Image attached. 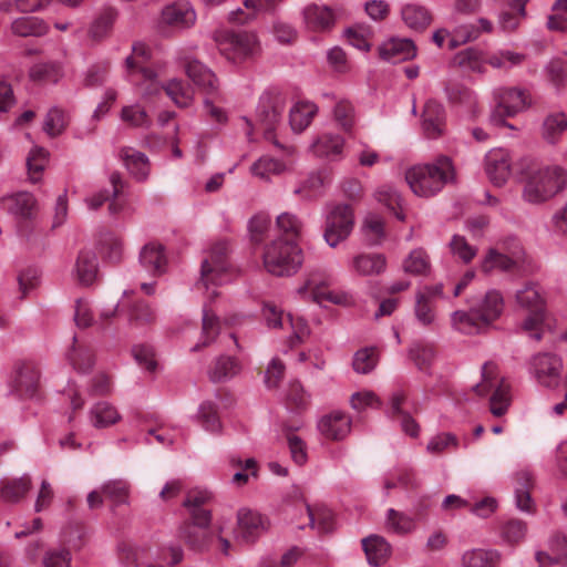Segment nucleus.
<instances>
[{
	"mask_svg": "<svg viewBox=\"0 0 567 567\" xmlns=\"http://www.w3.org/2000/svg\"><path fill=\"white\" fill-rule=\"evenodd\" d=\"M288 169V164L281 159L261 156L250 167V173L262 181H270L272 176L280 175Z\"/></svg>",
	"mask_w": 567,
	"mask_h": 567,
	"instance_id": "3c124183",
	"label": "nucleus"
},
{
	"mask_svg": "<svg viewBox=\"0 0 567 567\" xmlns=\"http://www.w3.org/2000/svg\"><path fill=\"white\" fill-rule=\"evenodd\" d=\"M186 74L207 95L218 94V80L216 75L198 61H190L186 65Z\"/></svg>",
	"mask_w": 567,
	"mask_h": 567,
	"instance_id": "bb28decb",
	"label": "nucleus"
},
{
	"mask_svg": "<svg viewBox=\"0 0 567 567\" xmlns=\"http://www.w3.org/2000/svg\"><path fill=\"white\" fill-rule=\"evenodd\" d=\"M517 305L522 308L530 311H545L544 299L540 290L536 284L528 282L518 289L515 295Z\"/></svg>",
	"mask_w": 567,
	"mask_h": 567,
	"instance_id": "09e8293b",
	"label": "nucleus"
},
{
	"mask_svg": "<svg viewBox=\"0 0 567 567\" xmlns=\"http://www.w3.org/2000/svg\"><path fill=\"white\" fill-rule=\"evenodd\" d=\"M422 130L426 137L435 140L445 132L446 111L442 103L430 99L426 101L422 111Z\"/></svg>",
	"mask_w": 567,
	"mask_h": 567,
	"instance_id": "f3484780",
	"label": "nucleus"
},
{
	"mask_svg": "<svg viewBox=\"0 0 567 567\" xmlns=\"http://www.w3.org/2000/svg\"><path fill=\"white\" fill-rule=\"evenodd\" d=\"M362 547L369 565L374 567L384 565L391 555V545L379 535H370L363 538Z\"/></svg>",
	"mask_w": 567,
	"mask_h": 567,
	"instance_id": "c756f323",
	"label": "nucleus"
},
{
	"mask_svg": "<svg viewBox=\"0 0 567 567\" xmlns=\"http://www.w3.org/2000/svg\"><path fill=\"white\" fill-rule=\"evenodd\" d=\"M162 22L173 29L185 30L195 25L197 13L187 0H177L162 10Z\"/></svg>",
	"mask_w": 567,
	"mask_h": 567,
	"instance_id": "4468645a",
	"label": "nucleus"
},
{
	"mask_svg": "<svg viewBox=\"0 0 567 567\" xmlns=\"http://www.w3.org/2000/svg\"><path fill=\"white\" fill-rule=\"evenodd\" d=\"M454 178L455 169L447 156H440L432 163L414 165L405 172L408 185L421 198L436 196Z\"/></svg>",
	"mask_w": 567,
	"mask_h": 567,
	"instance_id": "f257e3e1",
	"label": "nucleus"
},
{
	"mask_svg": "<svg viewBox=\"0 0 567 567\" xmlns=\"http://www.w3.org/2000/svg\"><path fill=\"white\" fill-rule=\"evenodd\" d=\"M140 262L150 274L156 276L166 271L167 258L159 244H146L140 252Z\"/></svg>",
	"mask_w": 567,
	"mask_h": 567,
	"instance_id": "cd10ccee",
	"label": "nucleus"
},
{
	"mask_svg": "<svg viewBox=\"0 0 567 567\" xmlns=\"http://www.w3.org/2000/svg\"><path fill=\"white\" fill-rule=\"evenodd\" d=\"M488 327L499 318L504 310V299L498 290H488L474 306Z\"/></svg>",
	"mask_w": 567,
	"mask_h": 567,
	"instance_id": "f704fd0d",
	"label": "nucleus"
},
{
	"mask_svg": "<svg viewBox=\"0 0 567 567\" xmlns=\"http://www.w3.org/2000/svg\"><path fill=\"white\" fill-rule=\"evenodd\" d=\"M210 498L212 494L208 491L195 489L186 495L183 506L187 509L192 519H199L202 523H212L210 511L203 507Z\"/></svg>",
	"mask_w": 567,
	"mask_h": 567,
	"instance_id": "473e14b6",
	"label": "nucleus"
},
{
	"mask_svg": "<svg viewBox=\"0 0 567 567\" xmlns=\"http://www.w3.org/2000/svg\"><path fill=\"white\" fill-rule=\"evenodd\" d=\"M302 14L309 30L327 31L344 14V10L342 8L333 9L328 6L310 4L305 8Z\"/></svg>",
	"mask_w": 567,
	"mask_h": 567,
	"instance_id": "dca6fc26",
	"label": "nucleus"
},
{
	"mask_svg": "<svg viewBox=\"0 0 567 567\" xmlns=\"http://www.w3.org/2000/svg\"><path fill=\"white\" fill-rule=\"evenodd\" d=\"M194 420L212 434H218L221 431V421L218 413V404L212 400L203 401L197 410Z\"/></svg>",
	"mask_w": 567,
	"mask_h": 567,
	"instance_id": "ea45409f",
	"label": "nucleus"
},
{
	"mask_svg": "<svg viewBox=\"0 0 567 567\" xmlns=\"http://www.w3.org/2000/svg\"><path fill=\"white\" fill-rule=\"evenodd\" d=\"M121 420L117 409L107 401L96 402L89 412V421L95 429H105Z\"/></svg>",
	"mask_w": 567,
	"mask_h": 567,
	"instance_id": "58836bf2",
	"label": "nucleus"
},
{
	"mask_svg": "<svg viewBox=\"0 0 567 567\" xmlns=\"http://www.w3.org/2000/svg\"><path fill=\"white\" fill-rule=\"evenodd\" d=\"M431 259L423 248H415L402 261V269L412 276H427L431 272Z\"/></svg>",
	"mask_w": 567,
	"mask_h": 567,
	"instance_id": "a18cd8bd",
	"label": "nucleus"
},
{
	"mask_svg": "<svg viewBox=\"0 0 567 567\" xmlns=\"http://www.w3.org/2000/svg\"><path fill=\"white\" fill-rule=\"evenodd\" d=\"M374 198L392 212L399 220L405 219V215L402 213V198L394 187L380 186L374 193Z\"/></svg>",
	"mask_w": 567,
	"mask_h": 567,
	"instance_id": "bf43d9fd",
	"label": "nucleus"
},
{
	"mask_svg": "<svg viewBox=\"0 0 567 567\" xmlns=\"http://www.w3.org/2000/svg\"><path fill=\"white\" fill-rule=\"evenodd\" d=\"M494 372L495 365L493 363H484L482 367L483 381L482 383L476 384L475 391L478 395H485L487 392L492 391L489 400L491 412L495 416H502L506 413L509 406V385L505 380H496L494 378Z\"/></svg>",
	"mask_w": 567,
	"mask_h": 567,
	"instance_id": "6e6552de",
	"label": "nucleus"
},
{
	"mask_svg": "<svg viewBox=\"0 0 567 567\" xmlns=\"http://www.w3.org/2000/svg\"><path fill=\"white\" fill-rule=\"evenodd\" d=\"M284 400L287 409L299 412L309 406L310 394L303 389L299 381L295 380L289 382L284 394Z\"/></svg>",
	"mask_w": 567,
	"mask_h": 567,
	"instance_id": "4d7b16f0",
	"label": "nucleus"
},
{
	"mask_svg": "<svg viewBox=\"0 0 567 567\" xmlns=\"http://www.w3.org/2000/svg\"><path fill=\"white\" fill-rule=\"evenodd\" d=\"M66 359L79 373H86L94 364L92 349L85 344L78 343L74 338L71 349L66 352Z\"/></svg>",
	"mask_w": 567,
	"mask_h": 567,
	"instance_id": "de8ad7c7",
	"label": "nucleus"
},
{
	"mask_svg": "<svg viewBox=\"0 0 567 567\" xmlns=\"http://www.w3.org/2000/svg\"><path fill=\"white\" fill-rule=\"evenodd\" d=\"M240 371L239 362L229 355H220L209 369V378L213 382L227 381Z\"/></svg>",
	"mask_w": 567,
	"mask_h": 567,
	"instance_id": "864d4df0",
	"label": "nucleus"
},
{
	"mask_svg": "<svg viewBox=\"0 0 567 567\" xmlns=\"http://www.w3.org/2000/svg\"><path fill=\"white\" fill-rule=\"evenodd\" d=\"M485 172L495 186H503L512 174V156L506 148H493L485 155Z\"/></svg>",
	"mask_w": 567,
	"mask_h": 567,
	"instance_id": "ddd939ff",
	"label": "nucleus"
},
{
	"mask_svg": "<svg viewBox=\"0 0 567 567\" xmlns=\"http://www.w3.org/2000/svg\"><path fill=\"white\" fill-rule=\"evenodd\" d=\"M525 1L523 0H511L508 9L504 10L499 14V25L505 31L515 30L520 21L526 17Z\"/></svg>",
	"mask_w": 567,
	"mask_h": 567,
	"instance_id": "052dcab7",
	"label": "nucleus"
},
{
	"mask_svg": "<svg viewBox=\"0 0 567 567\" xmlns=\"http://www.w3.org/2000/svg\"><path fill=\"white\" fill-rule=\"evenodd\" d=\"M0 207L18 220H29L37 214V199L31 193L19 192L3 196Z\"/></svg>",
	"mask_w": 567,
	"mask_h": 567,
	"instance_id": "6ab92c4d",
	"label": "nucleus"
},
{
	"mask_svg": "<svg viewBox=\"0 0 567 567\" xmlns=\"http://www.w3.org/2000/svg\"><path fill=\"white\" fill-rule=\"evenodd\" d=\"M267 528V519L258 512L241 508L237 514L235 537L241 543H254Z\"/></svg>",
	"mask_w": 567,
	"mask_h": 567,
	"instance_id": "f8f14e48",
	"label": "nucleus"
},
{
	"mask_svg": "<svg viewBox=\"0 0 567 567\" xmlns=\"http://www.w3.org/2000/svg\"><path fill=\"white\" fill-rule=\"evenodd\" d=\"M567 186V171L556 164H532L525 172L522 197L529 204H543Z\"/></svg>",
	"mask_w": 567,
	"mask_h": 567,
	"instance_id": "f03ea898",
	"label": "nucleus"
},
{
	"mask_svg": "<svg viewBox=\"0 0 567 567\" xmlns=\"http://www.w3.org/2000/svg\"><path fill=\"white\" fill-rule=\"evenodd\" d=\"M353 227V208L348 204L333 205L326 215L323 238L331 248H336L350 236Z\"/></svg>",
	"mask_w": 567,
	"mask_h": 567,
	"instance_id": "0eeeda50",
	"label": "nucleus"
},
{
	"mask_svg": "<svg viewBox=\"0 0 567 567\" xmlns=\"http://www.w3.org/2000/svg\"><path fill=\"white\" fill-rule=\"evenodd\" d=\"M120 157L128 173L136 181L144 182L147 179L151 165L148 157L144 153L133 147H123L120 152Z\"/></svg>",
	"mask_w": 567,
	"mask_h": 567,
	"instance_id": "393cba45",
	"label": "nucleus"
},
{
	"mask_svg": "<svg viewBox=\"0 0 567 567\" xmlns=\"http://www.w3.org/2000/svg\"><path fill=\"white\" fill-rule=\"evenodd\" d=\"M210 523H202L199 519H185L177 530L178 538L194 550H204L208 547L212 536Z\"/></svg>",
	"mask_w": 567,
	"mask_h": 567,
	"instance_id": "2eb2a0df",
	"label": "nucleus"
},
{
	"mask_svg": "<svg viewBox=\"0 0 567 567\" xmlns=\"http://www.w3.org/2000/svg\"><path fill=\"white\" fill-rule=\"evenodd\" d=\"M453 63L464 73L483 74L486 70V53L477 47H470L457 52Z\"/></svg>",
	"mask_w": 567,
	"mask_h": 567,
	"instance_id": "a878e982",
	"label": "nucleus"
},
{
	"mask_svg": "<svg viewBox=\"0 0 567 567\" xmlns=\"http://www.w3.org/2000/svg\"><path fill=\"white\" fill-rule=\"evenodd\" d=\"M381 59L391 63L411 60L416 55V48L412 40L392 38L379 48Z\"/></svg>",
	"mask_w": 567,
	"mask_h": 567,
	"instance_id": "4be33fe9",
	"label": "nucleus"
},
{
	"mask_svg": "<svg viewBox=\"0 0 567 567\" xmlns=\"http://www.w3.org/2000/svg\"><path fill=\"white\" fill-rule=\"evenodd\" d=\"M326 178L322 173H310L299 186L293 189V194L305 199H312L323 194Z\"/></svg>",
	"mask_w": 567,
	"mask_h": 567,
	"instance_id": "13d9d810",
	"label": "nucleus"
},
{
	"mask_svg": "<svg viewBox=\"0 0 567 567\" xmlns=\"http://www.w3.org/2000/svg\"><path fill=\"white\" fill-rule=\"evenodd\" d=\"M352 420L341 411H332L318 422L319 432L329 440L341 441L351 432Z\"/></svg>",
	"mask_w": 567,
	"mask_h": 567,
	"instance_id": "412c9836",
	"label": "nucleus"
},
{
	"mask_svg": "<svg viewBox=\"0 0 567 567\" xmlns=\"http://www.w3.org/2000/svg\"><path fill=\"white\" fill-rule=\"evenodd\" d=\"M71 278L82 287L92 286L99 277V261L93 251L81 250L71 269Z\"/></svg>",
	"mask_w": 567,
	"mask_h": 567,
	"instance_id": "aec40b11",
	"label": "nucleus"
},
{
	"mask_svg": "<svg viewBox=\"0 0 567 567\" xmlns=\"http://www.w3.org/2000/svg\"><path fill=\"white\" fill-rule=\"evenodd\" d=\"M450 104L464 109L467 113H477L478 101L476 93L462 84H452L444 87Z\"/></svg>",
	"mask_w": 567,
	"mask_h": 567,
	"instance_id": "2f4dec72",
	"label": "nucleus"
},
{
	"mask_svg": "<svg viewBox=\"0 0 567 567\" xmlns=\"http://www.w3.org/2000/svg\"><path fill=\"white\" fill-rule=\"evenodd\" d=\"M364 240L369 245H379L384 237V221L381 216L370 213L368 214L361 227Z\"/></svg>",
	"mask_w": 567,
	"mask_h": 567,
	"instance_id": "e2e57ef3",
	"label": "nucleus"
},
{
	"mask_svg": "<svg viewBox=\"0 0 567 567\" xmlns=\"http://www.w3.org/2000/svg\"><path fill=\"white\" fill-rule=\"evenodd\" d=\"M550 554L537 551L536 560L539 567H547L554 563L567 565V537L560 533L553 534L548 539Z\"/></svg>",
	"mask_w": 567,
	"mask_h": 567,
	"instance_id": "7c9ffc66",
	"label": "nucleus"
},
{
	"mask_svg": "<svg viewBox=\"0 0 567 567\" xmlns=\"http://www.w3.org/2000/svg\"><path fill=\"white\" fill-rule=\"evenodd\" d=\"M265 269L276 277L296 275L303 264V251L295 239L277 237L264 248Z\"/></svg>",
	"mask_w": 567,
	"mask_h": 567,
	"instance_id": "7ed1b4c3",
	"label": "nucleus"
},
{
	"mask_svg": "<svg viewBox=\"0 0 567 567\" xmlns=\"http://www.w3.org/2000/svg\"><path fill=\"white\" fill-rule=\"evenodd\" d=\"M220 53L237 63L254 53L257 41L252 33L220 30L215 33Z\"/></svg>",
	"mask_w": 567,
	"mask_h": 567,
	"instance_id": "1a4fd4ad",
	"label": "nucleus"
},
{
	"mask_svg": "<svg viewBox=\"0 0 567 567\" xmlns=\"http://www.w3.org/2000/svg\"><path fill=\"white\" fill-rule=\"evenodd\" d=\"M386 257L380 252H359L348 261L349 270L361 277L380 276L386 270Z\"/></svg>",
	"mask_w": 567,
	"mask_h": 567,
	"instance_id": "a211bd4d",
	"label": "nucleus"
},
{
	"mask_svg": "<svg viewBox=\"0 0 567 567\" xmlns=\"http://www.w3.org/2000/svg\"><path fill=\"white\" fill-rule=\"evenodd\" d=\"M128 320L132 327L143 328L156 321V312L147 302L137 301L130 311Z\"/></svg>",
	"mask_w": 567,
	"mask_h": 567,
	"instance_id": "338daca9",
	"label": "nucleus"
},
{
	"mask_svg": "<svg viewBox=\"0 0 567 567\" xmlns=\"http://www.w3.org/2000/svg\"><path fill=\"white\" fill-rule=\"evenodd\" d=\"M131 486L125 480H110L102 484L101 492L114 506L128 503Z\"/></svg>",
	"mask_w": 567,
	"mask_h": 567,
	"instance_id": "680f3d73",
	"label": "nucleus"
},
{
	"mask_svg": "<svg viewBox=\"0 0 567 567\" xmlns=\"http://www.w3.org/2000/svg\"><path fill=\"white\" fill-rule=\"evenodd\" d=\"M276 228L279 233L278 237L295 239L299 244V239L302 236L303 221L296 214L285 212L277 216Z\"/></svg>",
	"mask_w": 567,
	"mask_h": 567,
	"instance_id": "8fccbe9b",
	"label": "nucleus"
},
{
	"mask_svg": "<svg viewBox=\"0 0 567 567\" xmlns=\"http://www.w3.org/2000/svg\"><path fill=\"white\" fill-rule=\"evenodd\" d=\"M40 381V371L33 362H22L16 369V388L19 392L33 395Z\"/></svg>",
	"mask_w": 567,
	"mask_h": 567,
	"instance_id": "e433bc0d",
	"label": "nucleus"
},
{
	"mask_svg": "<svg viewBox=\"0 0 567 567\" xmlns=\"http://www.w3.org/2000/svg\"><path fill=\"white\" fill-rule=\"evenodd\" d=\"M167 96L178 106L188 107L194 101V91L185 82L178 79L169 80L164 87Z\"/></svg>",
	"mask_w": 567,
	"mask_h": 567,
	"instance_id": "6e6d98bb",
	"label": "nucleus"
},
{
	"mask_svg": "<svg viewBox=\"0 0 567 567\" xmlns=\"http://www.w3.org/2000/svg\"><path fill=\"white\" fill-rule=\"evenodd\" d=\"M296 295L303 300H311L316 303L324 302L351 307L355 303L354 295L348 290H328V282L319 274H311L296 290Z\"/></svg>",
	"mask_w": 567,
	"mask_h": 567,
	"instance_id": "423d86ee",
	"label": "nucleus"
},
{
	"mask_svg": "<svg viewBox=\"0 0 567 567\" xmlns=\"http://www.w3.org/2000/svg\"><path fill=\"white\" fill-rule=\"evenodd\" d=\"M32 480L29 474L11 478L1 484L0 499L4 503H19L31 489Z\"/></svg>",
	"mask_w": 567,
	"mask_h": 567,
	"instance_id": "4c0bfd02",
	"label": "nucleus"
},
{
	"mask_svg": "<svg viewBox=\"0 0 567 567\" xmlns=\"http://www.w3.org/2000/svg\"><path fill=\"white\" fill-rule=\"evenodd\" d=\"M202 337L190 351L195 352L210 344L221 331V321L208 303L203 306Z\"/></svg>",
	"mask_w": 567,
	"mask_h": 567,
	"instance_id": "72a5a7b5",
	"label": "nucleus"
},
{
	"mask_svg": "<svg viewBox=\"0 0 567 567\" xmlns=\"http://www.w3.org/2000/svg\"><path fill=\"white\" fill-rule=\"evenodd\" d=\"M567 131V115L563 111L548 113L542 124V137L548 144H556Z\"/></svg>",
	"mask_w": 567,
	"mask_h": 567,
	"instance_id": "a19ab883",
	"label": "nucleus"
},
{
	"mask_svg": "<svg viewBox=\"0 0 567 567\" xmlns=\"http://www.w3.org/2000/svg\"><path fill=\"white\" fill-rule=\"evenodd\" d=\"M126 80L138 89L144 99H151L162 93L165 85L158 81V75L153 69L134 71L131 75H125Z\"/></svg>",
	"mask_w": 567,
	"mask_h": 567,
	"instance_id": "b1692460",
	"label": "nucleus"
},
{
	"mask_svg": "<svg viewBox=\"0 0 567 567\" xmlns=\"http://www.w3.org/2000/svg\"><path fill=\"white\" fill-rule=\"evenodd\" d=\"M533 475L527 470L518 471L515 474L514 497L516 508L524 513H533L535 503L530 497V489L533 487Z\"/></svg>",
	"mask_w": 567,
	"mask_h": 567,
	"instance_id": "5701e85b",
	"label": "nucleus"
},
{
	"mask_svg": "<svg viewBox=\"0 0 567 567\" xmlns=\"http://www.w3.org/2000/svg\"><path fill=\"white\" fill-rule=\"evenodd\" d=\"M318 107L309 101L297 102L292 105L289 113V123L295 133L303 132L312 122Z\"/></svg>",
	"mask_w": 567,
	"mask_h": 567,
	"instance_id": "37998d69",
	"label": "nucleus"
},
{
	"mask_svg": "<svg viewBox=\"0 0 567 567\" xmlns=\"http://www.w3.org/2000/svg\"><path fill=\"white\" fill-rule=\"evenodd\" d=\"M285 107L286 99L284 94L277 89H268L259 97L256 116L265 127L266 138L272 141L277 147L282 148L287 155H292L295 153L293 147L282 146L274 135V130L280 122Z\"/></svg>",
	"mask_w": 567,
	"mask_h": 567,
	"instance_id": "39448f33",
	"label": "nucleus"
},
{
	"mask_svg": "<svg viewBox=\"0 0 567 567\" xmlns=\"http://www.w3.org/2000/svg\"><path fill=\"white\" fill-rule=\"evenodd\" d=\"M227 252L228 243L219 240L209 247L202 260L200 277L195 288L206 291L210 300L217 296L216 288L230 280Z\"/></svg>",
	"mask_w": 567,
	"mask_h": 567,
	"instance_id": "20e7f679",
	"label": "nucleus"
},
{
	"mask_svg": "<svg viewBox=\"0 0 567 567\" xmlns=\"http://www.w3.org/2000/svg\"><path fill=\"white\" fill-rule=\"evenodd\" d=\"M451 321L453 328L464 334H476L488 327L475 307L471 308L470 311H454L451 316Z\"/></svg>",
	"mask_w": 567,
	"mask_h": 567,
	"instance_id": "c85d7f7f",
	"label": "nucleus"
},
{
	"mask_svg": "<svg viewBox=\"0 0 567 567\" xmlns=\"http://www.w3.org/2000/svg\"><path fill=\"white\" fill-rule=\"evenodd\" d=\"M306 505L309 525L311 528H316L321 533H329L333 529V515L328 508H311L308 504Z\"/></svg>",
	"mask_w": 567,
	"mask_h": 567,
	"instance_id": "774afa93",
	"label": "nucleus"
},
{
	"mask_svg": "<svg viewBox=\"0 0 567 567\" xmlns=\"http://www.w3.org/2000/svg\"><path fill=\"white\" fill-rule=\"evenodd\" d=\"M344 146V140L339 134L324 133L311 144L315 155L329 159L340 158Z\"/></svg>",
	"mask_w": 567,
	"mask_h": 567,
	"instance_id": "c9c22d12",
	"label": "nucleus"
},
{
	"mask_svg": "<svg viewBox=\"0 0 567 567\" xmlns=\"http://www.w3.org/2000/svg\"><path fill=\"white\" fill-rule=\"evenodd\" d=\"M11 30L19 37H41L44 35L49 25L38 17H21L16 19L11 24Z\"/></svg>",
	"mask_w": 567,
	"mask_h": 567,
	"instance_id": "603ef678",
	"label": "nucleus"
},
{
	"mask_svg": "<svg viewBox=\"0 0 567 567\" xmlns=\"http://www.w3.org/2000/svg\"><path fill=\"white\" fill-rule=\"evenodd\" d=\"M513 256L509 257L498 250L491 248L484 256L481 262V269L485 274L493 272L495 270L509 271L516 265V259L519 257L517 251H513Z\"/></svg>",
	"mask_w": 567,
	"mask_h": 567,
	"instance_id": "c03bdc74",
	"label": "nucleus"
},
{
	"mask_svg": "<svg viewBox=\"0 0 567 567\" xmlns=\"http://www.w3.org/2000/svg\"><path fill=\"white\" fill-rule=\"evenodd\" d=\"M401 17L404 24L414 31H423L432 22V14L429 9L417 3L403 6Z\"/></svg>",
	"mask_w": 567,
	"mask_h": 567,
	"instance_id": "79ce46f5",
	"label": "nucleus"
},
{
	"mask_svg": "<svg viewBox=\"0 0 567 567\" xmlns=\"http://www.w3.org/2000/svg\"><path fill=\"white\" fill-rule=\"evenodd\" d=\"M49 163V152L40 146H34L27 157L29 181L33 184L42 179L43 172Z\"/></svg>",
	"mask_w": 567,
	"mask_h": 567,
	"instance_id": "5fc2aeb1",
	"label": "nucleus"
},
{
	"mask_svg": "<svg viewBox=\"0 0 567 567\" xmlns=\"http://www.w3.org/2000/svg\"><path fill=\"white\" fill-rule=\"evenodd\" d=\"M385 527L394 534L404 535L414 529L415 522L411 516L390 508L386 512Z\"/></svg>",
	"mask_w": 567,
	"mask_h": 567,
	"instance_id": "69168bd1",
	"label": "nucleus"
},
{
	"mask_svg": "<svg viewBox=\"0 0 567 567\" xmlns=\"http://www.w3.org/2000/svg\"><path fill=\"white\" fill-rule=\"evenodd\" d=\"M151 58L150 48L142 42H137L132 47V54L125 59V75H131L134 71L148 70L145 63Z\"/></svg>",
	"mask_w": 567,
	"mask_h": 567,
	"instance_id": "0e129e2a",
	"label": "nucleus"
},
{
	"mask_svg": "<svg viewBox=\"0 0 567 567\" xmlns=\"http://www.w3.org/2000/svg\"><path fill=\"white\" fill-rule=\"evenodd\" d=\"M496 109L492 112L489 121L501 126L505 124V116H514L528 106L527 95L517 87H498L493 92Z\"/></svg>",
	"mask_w": 567,
	"mask_h": 567,
	"instance_id": "9d476101",
	"label": "nucleus"
},
{
	"mask_svg": "<svg viewBox=\"0 0 567 567\" xmlns=\"http://www.w3.org/2000/svg\"><path fill=\"white\" fill-rule=\"evenodd\" d=\"M561 370L563 360L558 355L548 352L533 355L528 363V371L533 379L547 389L558 386Z\"/></svg>",
	"mask_w": 567,
	"mask_h": 567,
	"instance_id": "9b49d317",
	"label": "nucleus"
},
{
	"mask_svg": "<svg viewBox=\"0 0 567 567\" xmlns=\"http://www.w3.org/2000/svg\"><path fill=\"white\" fill-rule=\"evenodd\" d=\"M501 553L496 549L474 548L466 550L462 556L463 567H494L501 560Z\"/></svg>",
	"mask_w": 567,
	"mask_h": 567,
	"instance_id": "49530a36",
	"label": "nucleus"
}]
</instances>
